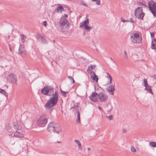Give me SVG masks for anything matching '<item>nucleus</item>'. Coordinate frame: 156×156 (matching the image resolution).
I'll return each mask as SVG.
<instances>
[{
  "mask_svg": "<svg viewBox=\"0 0 156 156\" xmlns=\"http://www.w3.org/2000/svg\"><path fill=\"white\" fill-rule=\"evenodd\" d=\"M55 130L54 133H58L61 131V128L59 125L55 124Z\"/></svg>",
  "mask_w": 156,
  "mask_h": 156,
  "instance_id": "nucleus-13",
  "label": "nucleus"
},
{
  "mask_svg": "<svg viewBox=\"0 0 156 156\" xmlns=\"http://www.w3.org/2000/svg\"><path fill=\"white\" fill-rule=\"evenodd\" d=\"M107 76H106L107 78L108 79H109L110 81L109 83L111 84L112 83V76H110V75L108 73H107Z\"/></svg>",
  "mask_w": 156,
  "mask_h": 156,
  "instance_id": "nucleus-25",
  "label": "nucleus"
},
{
  "mask_svg": "<svg viewBox=\"0 0 156 156\" xmlns=\"http://www.w3.org/2000/svg\"><path fill=\"white\" fill-rule=\"evenodd\" d=\"M113 108L111 104H108L106 105L105 107V109L108 112L111 111Z\"/></svg>",
  "mask_w": 156,
  "mask_h": 156,
  "instance_id": "nucleus-16",
  "label": "nucleus"
},
{
  "mask_svg": "<svg viewBox=\"0 0 156 156\" xmlns=\"http://www.w3.org/2000/svg\"><path fill=\"white\" fill-rule=\"evenodd\" d=\"M41 92L44 95L52 96L44 105L46 109H50L57 104L58 94L56 90L54 92V88L53 87L50 86H45L41 90Z\"/></svg>",
  "mask_w": 156,
  "mask_h": 156,
  "instance_id": "nucleus-1",
  "label": "nucleus"
},
{
  "mask_svg": "<svg viewBox=\"0 0 156 156\" xmlns=\"http://www.w3.org/2000/svg\"><path fill=\"white\" fill-rule=\"evenodd\" d=\"M131 151L135 152L136 151V149L133 147L132 146L131 147Z\"/></svg>",
  "mask_w": 156,
  "mask_h": 156,
  "instance_id": "nucleus-39",
  "label": "nucleus"
},
{
  "mask_svg": "<svg viewBox=\"0 0 156 156\" xmlns=\"http://www.w3.org/2000/svg\"><path fill=\"white\" fill-rule=\"evenodd\" d=\"M55 124V123L54 122H51L48 124L47 129L49 132H54Z\"/></svg>",
  "mask_w": 156,
  "mask_h": 156,
  "instance_id": "nucleus-8",
  "label": "nucleus"
},
{
  "mask_svg": "<svg viewBox=\"0 0 156 156\" xmlns=\"http://www.w3.org/2000/svg\"><path fill=\"white\" fill-rule=\"evenodd\" d=\"M13 128L16 130H20L22 129V127L20 124L18 123L17 122H14L13 124Z\"/></svg>",
  "mask_w": 156,
  "mask_h": 156,
  "instance_id": "nucleus-17",
  "label": "nucleus"
},
{
  "mask_svg": "<svg viewBox=\"0 0 156 156\" xmlns=\"http://www.w3.org/2000/svg\"><path fill=\"white\" fill-rule=\"evenodd\" d=\"M98 94L96 92H93L90 96V99L92 101H98Z\"/></svg>",
  "mask_w": 156,
  "mask_h": 156,
  "instance_id": "nucleus-7",
  "label": "nucleus"
},
{
  "mask_svg": "<svg viewBox=\"0 0 156 156\" xmlns=\"http://www.w3.org/2000/svg\"><path fill=\"white\" fill-rule=\"evenodd\" d=\"M54 143H60L61 142L60 141H56L55 140H54Z\"/></svg>",
  "mask_w": 156,
  "mask_h": 156,
  "instance_id": "nucleus-44",
  "label": "nucleus"
},
{
  "mask_svg": "<svg viewBox=\"0 0 156 156\" xmlns=\"http://www.w3.org/2000/svg\"><path fill=\"white\" fill-rule=\"evenodd\" d=\"M144 15V13L143 12L142 13H139L137 16H135L138 19H141V20H143V17Z\"/></svg>",
  "mask_w": 156,
  "mask_h": 156,
  "instance_id": "nucleus-21",
  "label": "nucleus"
},
{
  "mask_svg": "<svg viewBox=\"0 0 156 156\" xmlns=\"http://www.w3.org/2000/svg\"><path fill=\"white\" fill-rule=\"evenodd\" d=\"M68 77L70 80V81L72 82L73 83H74L75 81L73 77L70 76H68Z\"/></svg>",
  "mask_w": 156,
  "mask_h": 156,
  "instance_id": "nucleus-35",
  "label": "nucleus"
},
{
  "mask_svg": "<svg viewBox=\"0 0 156 156\" xmlns=\"http://www.w3.org/2000/svg\"><path fill=\"white\" fill-rule=\"evenodd\" d=\"M65 16H66V17L67 16V15H66L65 14Z\"/></svg>",
  "mask_w": 156,
  "mask_h": 156,
  "instance_id": "nucleus-54",
  "label": "nucleus"
},
{
  "mask_svg": "<svg viewBox=\"0 0 156 156\" xmlns=\"http://www.w3.org/2000/svg\"><path fill=\"white\" fill-rule=\"evenodd\" d=\"M110 59H111V60H112H112H112V58L110 57Z\"/></svg>",
  "mask_w": 156,
  "mask_h": 156,
  "instance_id": "nucleus-53",
  "label": "nucleus"
},
{
  "mask_svg": "<svg viewBox=\"0 0 156 156\" xmlns=\"http://www.w3.org/2000/svg\"><path fill=\"white\" fill-rule=\"evenodd\" d=\"M13 31V30H12V32Z\"/></svg>",
  "mask_w": 156,
  "mask_h": 156,
  "instance_id": "nucleus-57",
  "label": "nucleus"
},
{
  "mask_svg": "<svg viewBox=\"0 0 156 156\" xmlns=\"http://www.w3.org/2000/svg\"><path fill=\"white\" fill-rule=\"evenodd\" d=\"M8 37H9V38H10V36H8Z\"/></svg>",
  "mask_w": 156,
  "mask_h": 156,
  "instance_id": "nucleus-55",
  "label": "nucleus"
},
{
  "mask_svg": "<svg viewBox=\"0 0 156 156\" xmlns=\"http://www.w3.org/2000/svg\"><path fill=\"white\" fill-rule=\"evenodd\" d=\"M25 49L24 48L23 45H20L19 48V53L20 54L22 53H25Z\"/></svg>",
  "mask_w": 156,
  "mask_h": 156,
  "instance_id": "nucleus-18",
  "label": "nucleus"
},
{
  "mask_svg": "<svg viewBox=\"0 0 156 156\" xmlns=\"http://www.w3.org/2000/svg\"><path fill=\"white\" fill-rule=\"evenodd\" d=\"M86 17L87 18L86 20L80 23V27H81L82 28H83V27L85 26V25H87L89 23V20L87 19V16H86Z\"/></svg>",
  "mask_w": 156,
  "mask_h": 156,
  "instance_id": "nucleus-14",
  "label": "nucleus"
},
{
  "mask_svg": "<svg viewBox=\"0 0 156 156\" xmlns=\"http://www.w3.org/2000/svg\"><path fill=\"white\" fill-rule=\"evenodd\" d=\"M149 144L152 147H156V142H150Z\"/></svg>",
  "mask_w": 156,
  "mask_h": 156,
  "instance_id": "nucleus-27",
  "label": "nucleus"
},
{
  "mask_svg": "<svg viewBox=\"0 0 156 156\" xmlns=\"http://www.w3.org/2000/svg\"><path fill=\"white\" fill-rule=\"evenodd\" d=\"M75 142L78 144V145L79 148L80 149L82 150V146H81V144L80 143L79 140H75Z\"/></svg>",
  "mask_w": 156,
  "mask_h": 156,
  "instance_id": "nucleus-24",
  "label": "nucleus"
},
{
  "mask_svg": "<svg viewBox=\"0 0 156 156\" xmlns=\"http://www.w3.org/2000/svg\"><path fill=\"white\" fill-rule=\"evenodd\" d=\"M95 65H91L88 67V69L87 70V72L90 73V71H91L93 69H95Z\"/></svg>",
  "mask_w": 156,
  "mask_h": 156,
  "instance_id": "nucleus-22",
  "label": "nucleus"
},
{
  "mask_svg": "<svg viewBox=\"0 0 156 156\" xmlns=\"http://www.w3.org/2000/svg\"><path fill=\"white\" fill-rule=\"evenodd\" d=\"M154 78L155 80L156 81V75H155L154 76Z\"/></svg>",
  "mask_w": 156,
  "mask_h": 156,
  "instance_id": "nucleus-49",
  "label": "nucleus"
},
{
  "mask_svg": "<svg viewBox=\"0 0 156 156\" xmlns=\"http://www.w3.org/2000/svg\"><path fill=\"white\" fill-rule=\"evenodd\" d=\"M138 5L139 6H141L143 7L144 8H147L148 7L147 5H145L142 2H140L138 3Z\"/></svg>",
  "mask_w": 156,
  "mask_h": 156,
  "instance_id": "nucleus-29",
  "label": "nucleus"
},
{
  "mask_svg": "<svg viewBox=\"0 0 156 156\" xmlns=\"http://www.w3.org/2000/svg\"><path fill=\"white\" fill-rule=\"evenodd\" d=\"M121 21L122 22H125L128 21V20H124L123 19V18H122V17L121 18Z\"/></svg>",
  "mask_w": 156,
  "mask_h": 156,
  "instance_id": "nucleus-41",
  "label": "nucleus"
},
{
  "mask_svg": "<svg viewBox=\"0 0 156 156\" xmlns=\"http://www.w3.org/2000/svg\"><path fill=\"white\" fill-rule=\"evenodd\" d=\"M148 7L149 10L153 14L154 17L156 16V3L152 0L148 2Z\"/></svg>",
  "mask_w": 156,
  "mask_h": 156,
  "instance_id": "nucleus-4",
  "label": "nucleus"
},
{
  "mask_svg": "<svg viewBox=\"0 0 156 156\" xmlns=\"http://www.w3.org/2000/svg\"><path fill=\"white\" fill-rule=\"evenodd\" d=\"M151 37H153L154 36V34L153 32L150 33Z\"/></svg>",
  "mask_w": 156,
  "mask_h": 156,
  "instance_id": "nucleus-45",
  "label": "nucleus"
},
{
  "mask_svg": "<svg viewBox=\"0 0 156 156\" xmlns=\"http://www.w3.org/2000/svg\"><path fill=\"white\" fill-rule=\"evenodd\" d=\"M43 24L44 25V26H46V25L47 22L46 21H44V22H43Z\"/></svg>",
  "mask_w": 156,
  "mask_h": 156,
  "instance_id": "nucleus-46",
  "label": "nucleus"
},
{
  "mask_svg": "<svg viewBox=\"0 0 156 156\" xmlns=\"http://www.w3.org/2000/svg\"><path fill=\"white\" fill-rule=\"evenodd\" d=\"M0 93L5 95L6 97L8 95V93H6L5 91L3 89L0 88Z\"/></svg>",
  "mask_w": 156,
  "mask_h": 156,
  "instance_id": "nucleus-28",
  "label": "nucleus"
},
{
  "mask_svg": "<svg viewBox=\"0 0 156 156\" xmlns=\"http://www.w3.org/2000/svg\"><path fill=\"white\" fill-rule=\"evenodd\" d=\"M106 90L109 93L112 95H113L115 90V86L113 85H111L109 87H107Z\"/></svg>",
  "mask_w": 156,
  "mask_h": 156,
  "instance_id": "nucleus-11",
  "label": "nucleus"
},
{
  "mask_svg": "<svg viewBox=\"0 0 156 156\" xmlns=\"http://www.w3.org/2000/svg\"><path fill=\"white\" fill-rule=\"evenodd\" d=\"M77 119H76V122L78 123H80V113L79 111L77 112Z\"/></svg>",
  "mask_w": 156,
  "mask_h": 156,
  "instance_id": "nucleus-32",
  "label": "nucleus"
},
{
  "mask_svg": "<svg viewBox=\"0 0 156 156\" xmlns=\"http://www.w3.org/2000/svg\"><path fill=\"white\" fill-rule=\"evenodd\" d=\"M152 49L156 50V39L154 38L151 42V47Z\"/></svg>",
  "mask_w": 156,
  "mask_h": 156,
  "instance_id": "nucleus-19",
  "label": "nucleus"
},
{
  "mask_svg": "<svg viewBox=\"0 0 156 156\" xmlns=\"http://www.w3.org/2000/svg\"><path fill=\"white\" fill-rule=\"evenodd\" d=\"M9 49L10 51H12V48L10 44H9Z\"/></svg>",
  "mask_w": 156,
  "mask_h": 156,
  "instance_id": "nucleus-47",
  "label": "nucleus"
},
{
  "mask_svg": "<svg viewBox=\"0 0 156 156\" xmlns=\"http://www.w3.org/2000/svg\"><path fill=\"white\" fill-rule=\"evenodd\" d=\"M107 117L110 120H111L112 118V115H110L109 116H107Z\"/></svg>",
  "mask_w": 156,
  "mask_h": 156,
  "instance_id": "nucleus-43",
  "label": "nucleus"
},
{
  "mask_svg": "<svg viewBox=\"0 0 156 156\" xmlns=\"http://www.w3.org/2000/svg\"><path fill=\"white\" fill-rule=\"evenodd\" d=\"M143 12L142 7H138L134 10V15L135 16H137V15Z\"/></svg>",
  "mask_w": 156,
  "mask_h": 156,
  "instance_id": "nucleus-12",
  "label": "nucleus"
},
{
  "mask_svg": "<svg viewBox=\"0 0 156 156\" xmlns=\"http://www.w3.org/2000/svg\"><path fill=\"white\" fill-rule=\"evenodd\" d=\"M90 150V148H89H89H88V151H89Z\"/></svg>",
  "mask_w": 156,
  "mask_h": 156,
  "instance_id": "nucleus-51",
  "label": "nucleus"
},
{
  "mask_svg": "<svg viewBox=\"0 0 156 156\" xmlns=\"http://www.w3.org/2000/svg\"><path fill=\"white\" fill-rule=\"evenodd\" d=\"M48 116L46 115H44L41 116L37 121L38 125L41 127L44 126L48 122Z\"/></svg>",
  "mask_w": 156,
  "mask_h": 156,
  "instance_id": "nucleus-3",
  "label": "nucleus"
},
{
  "mask_svg": "<svg viewBox=\"0 0 156 156\" xmlns=\"http://www.w3.org/2000/svg\"><path fill=\"white\" fill-rule=\"evenodd\" d=\"M69 22L64 17H62L59 21L60 26L67 27Z\"/></svg>",
  "mask_w": 156,
  "mask_h": 156,
  "instance_id": "nucleus-9",
  "label": "nucleus"
},
{
  "mask_svg": "<svg viewBox=\"0 0 156 156\" xmlns=\"http://www.w3.org/2000/svg\"><path fill=\"white\" fill-rule=\"evenodd\" d=\"M143 82L144 83V86L145 87H146V86H149V85L148 84L147 82V80L146 79H144Z\"/></svg>",
  "mask_w": 156,
  "mask_h": 156,
  "instance_id": "nucleus-34",
  "label": "nucleus"
},
{
  "mask_svg": "<svg viewBox=\"0 0 156 156\" xmlns=\"http://www.w3.org/2000/svg\"><path fill=\"white\" fill-rule=\"evenodd\" d=\"M98 108L100 109V110H101V107H98Z\"/></svg>",
  "mask_w": 156,
  "mask_h": 156,
  "instance_id": "nucleus-50",
  "label": "nucleus"
},
{
  "mask_svg": "<svg viewBox=\"0 0 156 156\" xmlns=\"http://www.w3.org/2000/svg\"><path fill=\"white\" fill-rule=\"evenodd\" d=\"M98 96V98L101 101H105L108 98V96L103 93H100Z\"/></svg>",
  "mask_w": 156,
  "mask_h": 156,
  "instance_id": "nucleus-10",
  "label": "nucleus"
},
{
  "mask_svg": "<svg viewBox=\"0 0 156 156\" xmlns=\"http://www.w3.org/2000/svg\"><path fill=\"white\" fill-rule=\"evenodd\" d=\"M91 78H92V80L93 81H95L96 82H98V78L96 75L94 76H91Z\"/></svg>",
  "mask_w": 156,
  "mask_h": 156,
  "instance_id": "nucleus-31",
  "label": "nucleus"
},
{
  "mask_svg": "<svg viewBox=\"0 0 156 156\" xmlns=\"http://www.w3.org/2000/svg\"><path fill=\"white\" fill-rule=\"evenodd\" d=\"M124 58L126 59H127L128 57V55H127L126 52L125 51H124Z\"/></svg>",
  "mask_w": 156,
  "mask_h": 156,
  "instance_id": "nucleus-37",
  "label": "nucleus"
},
{
  "mask_svg": "<svg viewBox=\"0 0 156 156\" xmlns=\"http://www.w3.org/2000/svg\"><path fill=\"white\" fill-rule=\"evenodd\" d=\"M76 108H78V106H76Z\"/></svg>",
  "mask_w": 156,
  "mask_h": 156,
  "instance_id": "nucleus-56",
  "label": "nucleus"
},
{
  "mask_svg": "<svg viewBox=\"0 0 156 156\" xmlns=\"http://www.w3.org/2000/svg\"><path fill=\"white\" fill-rule=\"evenodd\" d=\"M36 39L38 41H41L42 43L46 44L47 43V41L45 38L44 36L41 34H38L36 36Z\"/></svg>",
  "mask_w": 156,
  "mask_h": 156,
  "instance_id": "nucleus-6",
  "label": "nucleus"
},
{
  "mask_svg": "<svg viewBox=\"0 0 156 156\" xmlns=\"http://www.w3.org/2000/svg\"><path fill=\"white\" fill-rule=\"evenodd\" d=\"M20 37L22 41V42H24L25 41V39L27 38L24 35L22 34L20 35Z\"/></svg>",
  "mask_w": 156,
  "mask_h": 156,
  "instance_id": "nucleus-30",
  "label": "nucleus"
},
{
  "mask_svg": "<svg viewBox=\"0 0 156 156\" xmlns=\"http://www.w3.org/2000/svg\"><path fill=\"white\" fill-rule=\"evenodd\" d=\"M14 136L19 137H23L24 135L18 131H16L14 133Z\"/></svg>",
  "mask_w": 156,
  "mask_h": 156,
  "instance_id": "nucleus-15",
  "label": "nucleus"
},
{
  "mask_svg": "<svg viewBox=\"0 0 156 156\" xmlns=\"http://www.w3.org/2000/svg\"><path fill=\"white\" fill-rule=\"evenodd\" d=\"M92 1L96 2V4L98 5H99L100 4V0H92Z\"/></svg>",
  "mask_w": 156,
  "mask_h": 156,
  "instance_id": "nucleus-36",
  "label": "nucleus"
},
{
  "mask_svg": "<svg viewBox=\"0 0 156 156\" xmlns=\"http://www.w3.org/2000/svg\"><path fill=\"white\" fill-rule=\"evenodd\" d=\"M56 10L57 11V12H62V11L64 10V9L62 6H59L57 7V8L56 9Z\"/></svg>",
  "mask_w": 156,
  "mask_h": 156,
  "instance_id": "nucleus-23",
  "label": "nucleus"
},
{
  "mask_svg": "<svg viewBox=\"0 0 156 156\" xmlns=\"http://www.w3.org/2000/svg\"><path fill=\"white\" fill-rule=\"evenodd\" d=\"M81 4L82 5H84L86 6H87V5L86 4L84 3L83 2H82V1H81Z\"/></svg>",
  "mask_w": 156,
  "mask_h": 156,
  "instance_id": "nucleus-42",
  "label": "nucleus"
},
{
  "mask_svg": "<svg viewBox=\"0 0 156 156\" xmlns=\"http://www.w3.org/2000/svg\"><path fill=\"white\" fill-rule=\"evenodd\" d=\"M122 132L123 133H126V130L125 129H123L122 130Z\"/></svg>",
  "mask_w": 156,
  "mask_h": 156,
  "instance_id": "nucleus-48",
  "label": "nucleus"
},
{
  "mask_svg": "<svg viewBox=\"0 0 156 156\" xmlns=\"http://www.w3.org/2000/svg\"><path fill=\"white\" fill-rule=\"evenodd\" d=\"M128 22H129L132 23H135L136 20H134V19L133 17H131L129 19V20H128Z\"/></svg>",
  "mask_w": 156,
  "mask_h": 156,
  "instance_id": "nucleus-33",
  "label": "nucleus"
},
{
  "mask_svg": "<svg viewBox=\"0 0 156 156\" xmlns=\"http://www.w3.org/2000/svg\"><path fill=\"white\" fill-rule=\"evenodd\" d=\"M61 90V93H62V95L63 96H64L65 97H66V92H65L64 91H63L62 90Z\"/></svg>",
  "mask_w": 156,
  "mask_h": 156,
  "instance_id": "nucleus-38",
  "label": "nucleus"
},
{
  "mask_svg": "<svg viewBox=\"0 0 156 156\" xmlns=\"http://www.w3.org/2000/svg\"><path fill=\"white\" fill-rule=\"evenodd\" d=\"M151 87H152L151 86H150L149 85L148 86H147L145 87L144 90H147L148 93H149L152 94H153V92L152 91L151 88Z\"/></svg>",
  "mask_w": 156,
  "mask_h": 156,
  "instance_id": "nucleus-20",
  "label": "nucleus"
},
{
  "mask_svg": "<svg viewBox=\"0 0 156 156\" xmlns=\"http://www.w3.org/2000/svg\"><path fill=\"white\" fill-rule=\"evenodd\" d=\"M53 42H55V40H53Z\"/></svg>",
  "mask_w": 156,
  "mask_h": 156,
  "instance_id": "nucleus-52",
  "label": "nucleus"
},
{
  "mask_svg": "<svg viewBox=\"0 0 156 156\" xmlns=\"http://www.w3.org/2000/svg\"><path fill=\"white\" fill-rule=\"evenodd\" d=\"M84 27V29L88 32L90 31L92 29V28L91 27H89L88 25H85Z\"/></svg>",
  "mask_w": 156,
  "mask_h": 156,
  "instance_id": "nucleus-26",
  "label": "nucleus"
},
{
  "mask_svg": "<svg viewBox=\"0 0 156 156\" xmlns=\"http://www.w3.org/2000/svg\"><path fill=\"white\" fill-rule=\"evenodd\" d=\"M96 75L95 73L94 72L91 71L90 72V76L91 78V76H94Z\"/></svg>",
  "mask_w": 156,
  "mask_h": 156,
  "instance_id": "nucleus-40",
  "label": "nucleus"
},
{
  "mask_svg": "<svg viewBox=\"0 0 156 156\" xmlns=\"http://www.w3.org/2000/svg\"><path fill=\"white\" fill-rule=\"evenodd\" d=\"M130 36L131 41L134 43H140L141 41L142 38L138 32L131 33Z\"/></svg>",
  "mask_w": 156,
  "mask_h": 156,
  "instance_id": "nucleus-2",
  "label": "nucleus"
},
{
  "mask_svg": "<svg viewBox=\"0 0 156 156\" xmlns=\"http://www.w3.org/2000/svg\"><path fill=\"white\" fill-rule=\"evenodd\" d=\"M7 81L12 84L17 85V81L16 76L12 74H9L7 77Z\"/></svg>",
  "mask_w": 156,
  "mask_h": 156,
  "instance_id": "nucleus-5",
  "label": "nucleus"
}]
</instances>
